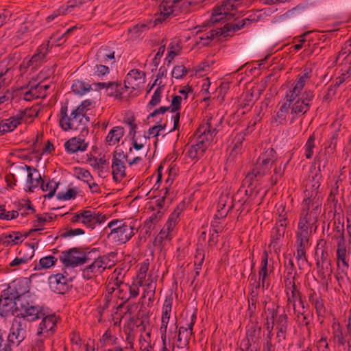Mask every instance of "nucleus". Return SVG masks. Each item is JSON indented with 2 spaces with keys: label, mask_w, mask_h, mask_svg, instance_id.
I'll return each mask as SVG.
<instances>
[{
  "label": "nucleus",
  "mask_w": 351,
  "mask_h": 351,
  "mask_svg": "<svg viewBox=\"0 0 351 351\" xmlns=\"http://www.w3.org/2000/svg\"><path fill=\"white\" fill-rule=\"evenodd\" d=\"M173 235L172 233H170L168 230L165 229L164 228L160 230L159 234L154 239V245L162 246L163 245V242L165 240L171 241L173 238Z\"/></svg>",
  "instance_id": "obj_61"
},
{
  "label": "nucleus",
  "mask_w": 351,
  "mask_h": 351,
  "mask_svg": "<svg viewBox=\"0 0 351 351\" xmlns=\"http://www.w3.org/2000/svg\"><path fill=\"white\" fill-rule=\"evenodd\" d=\"M110 256L114 257V255L109 254L99 256L82 270V276L87 280L91 279L102 274L106 269H110L114 265V261L110 259Z\"/></svg>",
  "instance_id": "obj_14"
},
{
  "label": "nucleus",
  "mask_w": 351,
  "mask_h": 351,
  "mask_svg": "<svg viewBox=\"0 0 351 351\" xmlns=\"http://www.w3.org/2000/svg\"><path fill=\"white\" fill-rule=\"evenodd\" d=\"M6 294L14 297L17 300V307L20 311L28 315L34 314L36 310H41L38 305H35L33 301H29V287L25 279H16L12 281L6 289Z\"/></svg>",
  "instance_id": "obj_4"
},
{
  "label": "nucleus",
  "mask_w": 351,
  "mask_h": 351,
  "mask_svg": "<svg viewBox=\"0 0 351 351\" xmlns=\"http://www.w3.org/2000/svg\"><path fill=\"white\" fill-rule=\"evenodd\" d=\"M71 89L75 93L83 95L90 90L91 85L82 80H76L73 81Z\"/></svg>",
  "instance_id": "obj_53"
},
{
  "label": "nucleus",
  "mask_w": 351,
  "mask_h": 351,
  "mask_svg": "<svg viewBox=\"0 0 351 351\" xmlns=\"http://www.w3.org/2000/svg\"><path fill=\"white\" fill-rule=\"evenodd\" d=\"M311 76L312 69L309 67H304L298 75L291 88L286 92L285 99L290 104L293 119L303 116L311 108V103L315 97L314 91L310 89H306L304 91L303 90Z\"/></svg>",
  "instance_id": "obj_1"
},
{
  "label": "nucleus",
  "mask_w": 351,
  "mask_h": 351,
  "mask_svg": "<svg viewBox=\"0 0 351 351\" xmlns=\"http://www.w3.org/2000/svg\"><path fill=\"white\" fill-rule=\"evenodd\" d=\"M110 229L108 234V238L119 243H125L134 234V226L132 222L124 221L123 220L114 219L108 223L105 228Z\"/></svg>",
  "instance_id": "obj_12"
},
{
  "label": "nucleus",
  "mask_w": 351,
  "mask_h": 351,
  "mask_svg": "<svg viewBox=\"0 0 351 351\" xmlns=\"http://www.w3.org/2000/svg\"><path fill=\"white\" fill-rule=\"evenodd\" d=\"M88 128H84L81 130L78 136L67 140L64 144L66 152L68 154H73L79 152H85L88 147V142L86 140V137L88 135Z\"/></svg>",
  "instance_id": "obj_18"
},
{
  "label": "nucleus",
  "mask_w": 351,
  "mask_h": 351,
  "mask_svg": "<svg viewBox=\"0 0 351 351\" xmlns=\"http://www.w3.org/2000/svg\"><path fill=\"white\" fill-rule=\"evenodd\" d=\"M164 90V86H159L154 90V94L152 97L151 100L147 104V108L151 109L153 107L157 106L161 100L162 94Z\"/></svg>",
  "instance_id": "obj_62"
},
{
  "label": "nucleus",
  "mask_w": 351,
  "mask_h": 351,
  "mask_svg": "<svg viewBox=\"0 0 351 351\" xmlns=\"http://www.w3.org/2000/svg\"><path fill=\"white\" fill-rule=\"evenodd\" d=\"M182 211V208H180V206H178L173 212L170 215L168 221L166 224L163 227L165 229L168 230L170 233H172L174 228L176 227L178 218L180 217V213Z\"/></svg>",
  "instance_id": "obj_51"
},
{
  "label": "nucleus",
  "mask_w": 351,
  "mask_h": 351,
  "mask_svg": "<svg viewBox=\"0 0 351 351\" xmlns=\"http://www.w3.org/2000/svg\"><path fill=\"white\" fill-rule=\"evenodd\" d=\"M21 123V118H19L16 114L1 120L0 121V136L12 132Z\"/></svg>",
  "instance_id": "obj_31"
},
{
  "label": "nucleus",
  "mask_w": 351,
  "mask_h": 351,
  "mask_svg": "<svg viewBox=\"0 0 351 351\" xmlns=\"http://www.w3.org/2000/svg\"><path fill=\"white\" fill-rule=\"evenodd\" d=\"M320 185L319 181L315 178H313L306 184L304 199L302 203V211L321 213L322 196L319 191Z\"/></svg>",
  "instance_id": "obj_9"
},
{
  "label": "nucleus",
  "mask_w": 351,
  "mask_h": 351,
  "mask_svg": "<svg viewBox=\"0 0 351 351\" xmlns=\"http://www.w3.org/2000/svg\"><path fill=\"white\" fill-rule=\"evenodd\" d=\"M149 27L145 23L137 24L132 28L129 29L128 32L130 38L136 40L142 36L143 33L148 31Z\"/></svg>",
  "instance_id": "obj_54"
},
{
  "label": "nucleus",
  "mask_w": 351,
  "mask_h": 351,
  "mask_svg": "<svg viewBox=\"0 0 351 351\" xmlns=\"http://www.w3.org/2000/svg\"><path fill=\"white\" fill-rule=\"evenodd\" d=\"M261 327L258 322H252L246 327V337L240 345L241 351H258Z\"/></svg>",
  "instance_id": "obj_15"
},
{
  "label": "nucleus",
  "mask_w": 351,
  "mask_h": 351,
  "mask_svg": "<svg viewBox=\"0 0 351 351\" xmlns=\"http://www.w3.org/2000/svg\"><path fill=\"white\" fill-rule=\"evenodd\" d=\"M57 261V258L51 255L43 257L40 259L38 265L35 266V269H49L53 266Z\"/></svg>",
  "instance_id": "obj_56"
},
{
  "label": "nucleus",
  "mask_w": 351,
  "mask_h": 351,
  "mask_svg": "<svg viewBox=\"0 0 351 351\" xmlns=\"http://www.w3.org/2000/svg\"><path fill=\"white\" fill-rule=\"evenodd\" d=\"M286 310L279 304H275L272 307L267 308L265 312L269 315V319L275 325L276 336L278 343H281L287 339L289 330V317Z\"/></svg>",
  "instance_id": "obj_11"
},
{
  "label": "nucleus",
  "mask_w": 351,
  "mask_h": 351,
  "mask_svg": "<svg viewBox=\"0 0 351 351\" xmlns=\"http://www.w3.org/2000/svg\"><path fill=\"white\" fill-rule=\"evenodd\" d=\"M23 237L21 232L14 231L10 234H2L0 236V242L3 246L8 247L22 243Z\"/></svg>",
  "instance_id": "obj_34"
},
{
  "label": "nucleus",
  "mask_w": 351,
  "mask_h": 351,
  "mask_svg": "<svg viewBox=\"0 0 351 351\" xmlns=\"http://www.w3.org/2000/svg\"><path fill=\"white\" fill-rule=\"evenodd\" d=\"M117 338L114 337L110 329H108L102 335L99 342L103 347L114 345L116 343Z\"/></svg>",
  "instance_id": "obj_64"
},
{
  "label": "nucleus",
  "mask_w": 351,
  "mask_h": 351,
  "mask_svg": "<svg viewBox=\"0 0 351 351\" xmlns=\"http://www.w3.org/2000/svg\"><path fill=\"white\" fill-rule=\"evenodd\" d=\"M49 42L42 44L37 49L36 53L29 60V64L37 66L43 60L49 51Z\"/></svg>",
  "instance_id": "obj_44"
},
{
  "label": "nucleus",
  "mask_w": 351,
  "mask_h": 351,
  "mask_svg": "<svg viewBox=\"0 0 351 351\" xmlns=\"http://www.w3.org/2000/svg\"><path fill=\"white\" fill-rule=\"evenodd\" d=\"M39 186H40L43 191L48 192V193L45 195V198L51 199L55 195L56 191L59 186V183L53 180H49L48 182H45V181L42 179V182Z\"/></svg>",
  "instance_id": "obj_49"
},
{
  "label": "nucleus",
  "mask_w": 351,
  "mask_h": 351,
  "mask_svg": "<svg viewBox=\"0 0 351 351\" xmlns=\"http://www.w3.org/2000/svg\"><path fill=\"white\" fill-rule=\"evenodd\" d=\"M287 226L276 223L271 232L270 246L276 247L282 240Z\"/></svg>",
  "instance_id": "obj_37"
},
{
  "label": "nucleus",
  "mask_w": 351,
  "mask_h": 351,
  "mask_svg": "<svg viewBox=\"0 0 351 351\" xmlns=\"http://www.w3.org/2000/svg\"><path fill=\"white\" fill-rule=\"evenodd\" d=\"M125 133L124 128L121 126H116L112 128L106 137V143L109 146L117 144Z\"/></svg>",
  "instance_id": "obj_39"
},
{
  "label": "nucleus",
  "mask_w": 351,
  "mask_h": 351,
  "mask_svg": "<svg viewBox=\"0 0 351 351\" xmlns=\"http://www.w3.org/2000/svg\"><path fill=\"white\" fill-rule=\"evenodd\" d=\"M23 170L27 171V184L29 191L33 192L42 182V177L38 171L27 165L21 167Z\"/></svg>",
  "instance_id": "obj_28"
},
{
  "label": "nucleus",
  "mask_w": 351,
  "mask_h": 351,
  "mask_svg": "<svg viewBox=\"0 0 351 351\" xmlns=\"http://www.w3.org/2000/svg\"><path fill=\"white\" fill-rule=\"evenodd\" d=\"M109 73L110 68L108 66L103 64V63L97 62L90 67L88 71V78L87 80L89 82H93L101 78Z\"/></svg>",
  "instance_id": "obj_30"
},
{
  "label": "nucleus",
  "mask_w": 351,
  "mask_h": 351,
  "mask_svg": "<svg viewBox=\"0 0 351 351\" xmlns=\"http://www.w3.org/2000/svg\"><path fill=\"white\" fill-rule=\"evenodd\" d=\"M247 28L246 23L243 18H236L232 22L226 23L223 27L212 29L207 36L208 38L213 39L215 37L223 36L224 38L232 36L234 33L242 29Z\"/></svg>",
  "instance_id": "obj_17"
},
{
  "label": "nucleus",
  "mask_w": 351,
  "mask_h": 351,
  "mask_svg": "<svg viewBox=\"0 0 351 351\" xmlns=\"http://www.w3.org/2000/svg\"><path fill=\"white\" fill-rule=\"evenodd\" d=\"M332 340L338 346H343L346 343V336L343 335V328L337 322L332 324Z\"/></svg>",
  "instance_id": "obj_40"
},
{
  "label": "nucleus",
  "mask_w": 351,
  "mask_h": 351,
  "mask_svg": "<svg viewBox=\"0 0 351 351\" xmlns=\"http://www.w3.org/2000/svg\"><path fill=\"white\" fill-rule=\"evenodd\" d=\"M105 215L90 210H84L76 213L71 219L72 223L81 222L86 227L94 229L97 224H100L106 220Z\"/></svg>",
  "instance_id": "obj_16"
},
{
  "label": "nucleus",
  "mask_w": 351,
  "mask_h": 351,
  "mask_svg": "<svg viewBox=\"0 0 351 351\" xmlns=\"http://www.w3.org/2000/svg\"><path fill=\"white\" fill-rule=\"evenodd\" d=\"M268 253L267 251H264L262 260L261 267L258 271V280L261 282V287L263 289H268L269 282L268 281Z\"/></svg>",
  "instance_id": "obj_32"
},
{
  "label": "nucleus",
  "mask_w": 351,
  "mask_h": 351,
  "mask_svg": "<svg viewBox=\"0 0 351 351\" xmlns=\"http://www.w3.org/2000/svg\"><path fill=\"white\" fill-rule=\"evenodd\" d=\"M145 73L139 69H132L127 75L124 80L125 88L137 89L145 82Z\"/></svg>",
  "instance_id": "obj_24"
},
{
  "label": "nucleus",
  "mask_w": 351,
  "mask_h": 351,
  "mask_svg": "<svg viewBox=\"0 0 351 351\" xmlns=\"http://www.w3.org/2000/svg\"><path fill=\"white\" fill-rule=\"evenodd\" d=\"M38 109L37 107L26 108L23 110H19L16 114L21 118V123L32 122L34 118L38 115Z\"/></svg>",
  "instance_id": "obj_47"
},
{
  "label": "nucleus",
  "mask_w": 351,
  "mask_h": 351,
  "mask_svg": "<svg viewBox=\"0 0 351 351\" xmlns=\"http://www.w3.org/2000/svg\"><path fill=\"white\" fill-rule=\"evenodd\" d=\"M15 64L14 58L12 55H9L0 60V81L7 86L12 79Z\"/></svg>",
  "instance_id": "obj_23"
},
{
  "label": "nucleus",
  "mask_w": 351,
  "mask_h": 351,
  "mask_svg": "<svg viewBox=\"0 0 351 351\" xmlns=\"http://www.w3.org/2000/svg\"><path fill=\"white\" fill-rule=\"evenodd\" d=\"M115 288L118 289L117 291L116 292V295L121 299V300H123V303L121 304L118 308H121L124 303L130 300V296L129 293L128 292V284L123 283L122 285H119V286L116 287Z\"/></svg>",
  "instance_id": "obj_59"
},
{
  "label": "nucleus",
  "mask_w": 351,
  "mask_h": 351,
  "mask_svg": "<svg viewBox=\"0 0 351 351\" xmlns=\"http://www.w3.org/2000/svg\"><path fill=\"white\" fill-rule=\"evenodd\" d=\"M335 234L333 239L336 241V261L339 272L336 275L337 280L339 282L347 275L349 268V259L348 257V250L345 239V229L343 223L340 222L335 228Z\"/></svg>",
  "instance_id": "obj_6"
},
{
  "label": "nucleus",
  "mask_w": 351,
  "mask_h": 351,
  "mask_svg": "<svg viewBox=\"0 0 351 351\" xmlns=\"http://www.w3.org/2000/svg\"><path fill=\"white\" fill-rule=\"evenodd\" d=\"M287 298V304L285 309L289 311L291 307L293 309H295V306H296V302L298 301L300 304L302 306V308H304V300L302 297V293L300 291H297L295 293H291L288 295H286Z\"/></svg>",
  "instance_id": "obj_48"
},
{
  "label": "nucleus",
  "mask_w": 351,
  "mask_h": 351,
  "mask_svg": "<svg viewBox=\"0 0 351 351\" xmlns=\"http://www.w3.org/2000/svg\"><path fill=\"white\" fill-rule=\"evenodd\" d=\"M315 148V134H311L307 141L306 142L304 149V156L306 159H311L314 154V149Z\"/></svg>",
  "instance_id": "obj_57"
},
{
  "label": "nucleus",
  "mask_w": 351,
  "mask_h": 351,
  "mask_svg": "<svg viewBox=\"0 0 351 351\" xmlns=\"http://www.w3.org/2000/svg\"><path fill=\"white\" fill-rule=\"evenodd\" d=\"M49 285L53 291L59 294H64L69 290L68 278L62 274L51 275Z\"/></svg>",
  "instance_id": "obj_26"
},
{
  "label": "nucleus",
  "mask_w": 351,
  "mask_h": 351,
  "mask_svg": "<svg viewBox=\"0 0 351 351\" xmlns=\"http://www.w3.org/2000/svg\"><path fill=\"white\" fill-rule=\"evenodd\" d=\"M173 304V298L171 296L167 297L165 300L163 306H162V318H161V326L160 329H167V325L170 319V313L171 311Z\"/></svg>",
  "instance_id": "obj_38"
},
{
  "label": "nucleus",
  "mask_w": 351,
  "mask_h": 351,
  "mask_svg": "<svg viewBox=\"0 0 351 351\" xmlns=\"http://www.w3.org/2000/svg\"><path fill=\"white\" fill-rule=\"evenodd\" d=\"M276 215H278V218L276 220V223H282V225L288 226L289 219L285 205L280 204L278 206L276 210Z\"/></svg>",
  "instance_id": "obj_60"
},
{
  "label": "nucleus",
  "mask_w": 351,
  "mask_h": 351,
  "mask_svg": "<svg viewBox=\"0 0 351 351\" xmlns=\"http://www.w3.org/2000/svg\"><path fill=\"white\" fill-rule=\"evenodd\" d=\"M90 121V117L82 114L73 109L68 114V104L64 103L61 106L60 110L59 124L64 131L82 130L88 128L87 123Z\"/></svg>",
  "instance_id": "obj_8"
},
{
  "label": "nucleus",
  "mask_w": 351,
  "mask_h": 351,
  "mask_svg": "<svg viewBox=\"0 0 351 351\" xmlns=\"http://www.w3.org/2000/svg\"><path fill=\"white\" fill-rule=\"evenodd\" d=\"M320 214L301 210L295 232L296 259L300 263H307L306 250L310 247V238L317 229Z\"/></svg>",
  "instance_id": "obj_2"
},
{
  "label": "nucleus",
  "mask_w": 351,
  "mask_h": 351,
  "mask_svg": "<svg viewBox=\"0 0 351 351\" xmlns=\"http://www.w3.org/2000/svg\"><path fill=\"white\" fill-rule=\"evenodd\" d=\"M53 217L51 215L45 213L44 215L38 214L36 215V219L33 221V226L34 229L30 230V232H36L42 230L43 227L47 222L53 221Z\"/></svg>",
  "instance_id": "obj_52"
},
{
  "label": "nucleus",
  "mask_w": 351,
  "mask_h": 351,
  "mask_svg": "<svg viewBox=\"0 0 351 351\" xmlns=\"http://www.w3.org/2000/svg\"><path fill=\"white\" fill-rule=\"evenodd\" d=\"M290 110V104L287 101L282 104L276 113L275 121L281 124L284 123Z\"/></svg>",
  "instance_id": "obj_55"
},
{
  "label": "nucleus",
  "mask_w": 351,
  "mask_h": 351,
  "mask_svg": "<svg viewBox=\"0 0 351 351\" xmlns=\"http://www.w3.org/2000/svg\"><path fill=\"white\" fill-rule=\"evenodd\" d=\"M132 148L129 149L126 154L121 149H117L112 153L111 169L112 179L116 182H121L127 176L126 166L127 162L130 166L137 165L143 160V156H134L131 158Z\"/></svg>",
  "instance_id": "obj_7"
},
{
  "label": "nucleus",
  "mask_w": 351,
  "mask_h": 351,
  "mask_svg": "<svg viewBox=\"0 0 351 351\" xmlns=\"http://www.w3.org/2000/svg\"><path fill=\"white\" fill-rule=\"evenodd\" d=\"M326 241L319 239L315 247L316 262H330L328 260V253L326 250Z\"/></svg>",
  "instance_id": "obj_46"
},
{
  "label": "nucleus",
  "mask_w": 351,
  "mask_h": 351,
  "mask_svg": "<svg viewBox=\"0 0 351 351\" xmlns=\"http://www.w3.org/2000/svg\"><path fill=\"white\" fill-rule=\"evenodd\" d=\"M317 274L322 280H325L332 274V266L330 262H316Z\"/></svg>",
  "instance_id": "obj_50"
},
{
  "label": "nucleus",
  "mask_w": 351,
  "mask_h": 351,
  "mask_svg": "<svg viewBox=\"0 0 351 351\" xmlns=\"http://www.w3.org/2000/svg\"><path fill=\"white\" fill-rule=\"evenodd\" d=\"M182 49L181 41L175 38L171 40L168 47V55L166 58V60L168 64H170L176 56L179 55Z\"/></svg>",
  "instance_id": "obj_42"
},
{
  "label": "nucleus",
  "mask_w": 351,
  "mask_h": 351,
  "mask_svg": "<svg viewBox=\"0 0 351 351\" xmlns=\"http://www.w3.org/2000/svg\"><path fill=\"white\" fill-rule=\"evenodd\" d=\"M308 302L315 308L318 317H324L326 313V307L324 299L315 291H312L308 295Z\"/></svg>",
  "instance_id": "obj_33"
},
{
  "label": "nucleus",
  "mask_w": 351,
  "mask_h": 351,
  "mask_svg": "<svg viewBox=\"0 0 351 351\" xmlns=\"http://www.w3.org/2000/svg\"><path fill=\"white\" fill-rule=\"evenodd\" d=\"M95 58L97 62L106 64L108 61L115 62L114 51L108 47L102 46L97 51Z\"/></svg>",
  "instance_id": "obj_36"
},
{
  "label": "nucleus",
  "mask_w": 351,
  "mask_h": 351,
  "mask_svg": "<svg viewBox=\"0 0 351 351\" xmlns=\"http://www.w3.org/2000/svg\"><path fill=\"white\" fill-rule=\"evenodd\" d=\"M149 261L148 259L145 260L143 262L139 264V269L136 278L134 280L141 282L143 285L144 281L147 276V273L149 270Z\"/></svg>",
  "instance_id": "obj_58"
},
{
  "label": "nucleus",
  "mask_w": 351,
  "mask_h": 351,
  "mask_svg": "<svg viewBox=\"0 0 351 351\" xmlns=\"http://www.w3.org/2000/svg\"><path fill=\"white\" fill-rule=\"evenodd\" d=\"M144 290L141 298H147L149 303H152L154 300L156 283L150 277L146 280L145 283L143 282Z\"/></svg>",
  "instance_id": "obj_43"
},
{
  "label": "nucleus",
  "mask_w": 351,
  "mask_h": 351,
  "mask_svg": "<svg viewBox=\"0 0 351 351\" xmlns=\"http://www.w3.org/2000/svg\"><path fill=\"white\" fill-rule=\"evenodd\" d=\"M273 168V174L269 181L271 186H274L285 173V165L278 159L276 151L269 147L263 152L257 159L253 168L254 171L261 177L270 173Z\"/></svg>",
  "instance_id": "obj_3"
},
{
  "label": "nucleus",
  "mask_w": 351,
  "mask_h": 351,
  "mask_svg": "<svg viewBox=\"0 0 351 351\" xmlns=\"http://www.w3.org/2000/svg\"><path fill=\"white\" fill-rule=\"evenodd\" d=\"M197 132L199 133V136H202L210 142L217 134L215 128L213 126L212 121H210L208 114L205 117L204 123L199 127Z\"/></svg>",
  "instance_id": "obj_29"
},
{
  "label": "nucleus",
  "mask_w": 351,
  "mask_h": 351,
  "mask_svg": "<svg viewBox=\"0 0 351 351\" xmlns=\"http://www.w3.org/2000/svg\"><path fill=\"white\" fill-rule=\"evenodd\" d=\"M58 317L55 314H51L43 317L38 330V336L49 337L55 334L57 330Z\"/></svg>",
  "instance_id": "obj_20"
},
{
  "label": "nucleus",
  "mask_w": 351,
  "mask_h": 351,
  "mask_svg": "<svg viewBox=\"0 0 351 351\" xmlns=\"http://www.w3.org/2000/svg\"><path fill=\"white\" fill-rule=\"evenodd\" d=\"M90 165L95 169L99 171V173L103 171L104 169H105L108 165L107 160L105 159L104 157L97 158L95 157H93L92 158H90L89 160Z\"/></svg>",
  "instance_id": "obj_63"
},
{
  "label": "nucleus",
  "mask_w": 351,
  "mask_h": 351,
  "mask_svg": "<svg viewBox=\"0 0 351 351\" xmlns=\"http://www.w3.org/2000/svg\"><path fill=\"white\" fill-rule=\"evenodd\" d=\"M125 86H122L119 82H108V86L106 92L108 95L110 97H115L117 99H121L123 97Z\"/></svg>",
  "instance_id": "obj_45"
},
{
  "label": "nucleus",
  "mask_w": 351,
  "mask_h": 351,
  "mask_svg": "<svg viewBox=\"0 0 351 351\" xmlns=\"http://www.w3.org/2000/svg\"><path fill=\"white\" fill-rule=\"evenodd\" d=\"M41 84H38L23 93V99L25 101H31L39 98H45L44 92L43 91Z\"/></svg>",
  "instance_id": "obj_41"
},
{
  "label": "nucleus",
  "mask_w": 351,
  "mask_h": 351,
  "mask_svg": "<svg viewBox=\"0 0 351 351\" xmlns=\"http://www.w3.org/2000/svg\"><path fill=\"white\" fill-rule=\"evenodd\" d=\"M60 260L65 267H75L84 264L87 258L84 252L73 247L62 252Z\"/></svg>",
  "instance_id": "obj_19"
},
{
  "label": "nucleus",
  "mask_w": 351,
  "mask_h": 351,
  "mask_svg": "<svg viewBox=\"0 0 351 351\" xmlns=\"http://www.w3.org/2000/svg\"><path fill=\"white\" fill-rule=\"evenodd\" d=\"M181 102L182 97L179 95H175L173 97L171 104L169 107L170 111L173 113H175L174 115L172 116V119L173 121V130H176L179 128V122L180 113L179 110L181 108Z\"/></svg>",
  "instance_id": "obj_35"
},
{
  "label": "nucleus",
  "mask_w": 351,
  "mask_h": 351,
  "mask_svg": "<svg viewBox=\"0 0 351 351\" xmlns=\"http://www.w3.org/2000/svg\"><path fill=\"white\" fill-rule=\"evenodd\" d=\"M191 0H162L159 5V13L155 14L154 23H162L171 16H176L179 12L191 11Z\"/></svg>",
  "instance_id": "obj_10"
},
{
  "label": "nucleus",
  "mask_w": 351,
  "mask_h": 351,
  "mask_svg": "<svg viewBox=\"0 0 351 351\" xmlns=\"http://www.w3.org/2000/svg\"><path fill=\"white\" fill-rule=\"evenodd\" d=\"M236 198V196L231 197L228 194L222 195L219 198L217 213L215 215V217L218 219L225 218L229 211L234 207Z\"/></svg>",
  "instance_id": "obj_27"
},
{
  "label": "nucleus",
  "mask_w": 351,
  "mask_h": 351,
  "mask_svg": "<svg viewBox=\"0 0 351 351\" xmlns=\"http://www.w3.org/2000/svg\"><path fill=\"white\" fill-rule=\"evenodd\" d=\"M261 179L262 177L256 174L253 169L246 175L239 189V192H243L247 196L242 203L243 208L241 212L245 210V207H247V212L250 210L252 200L258 193V189H256V187L261 184Z\"/></svg>",
  "instance_id": "obj_13"
},
{
  "label": "nucleus",
  "mask_w": 351,
  "mask_h": 351,
  "mask_svg": "<svg viewBox=\"0 0 351 351\" xmlns=\"http://www.w3.org/2000/svg\"><path fill=\"white\" fill-rule=\"evenodd\" d=\"M210 141L205 139L202 136H198L196 143L192 145L186 152L187 156L191 160L197 161L199 158H202L207 148L210 145Z\"/></svg>",
  "instance_id": "obj_25"
},
{
  "label": "nucleus",
  "mask_w": 351,
  "mask_h": 351,
  "mask_svg": "<svg viewBox=\"0 0 351 351\" xmlns=\"http://www.w3.org/2000/svg\"><path fill=\"white\" fill-rule=\"evenodd\" d=\"M6 293V289H5L2 291L0 297V315L1 317H6L10 314L14 315V313H20L16 304L17 300Z\"/></svg>",
  "instance_id": "obj_22"
},
{
  "label": "nucleus",
  "mask_w": 351,
  "mask_h": 351,
  "mask_svg": "<svg viewBox=\"0 0 351 351\" xmlns=\"http://www.w3.org/2000/svg\"><path fill=\"white\" fill-rule=\"evenodd\" d=\"M196 313H193L191 316V321L186 324V326H180L178 329L177 347L178 348H189V341L191 336L193 335V326L196 322Z\"/></svg>",
  "instance_id": "obj_21"
},
{
  "label": "nucleus",
  "mask_w": 351,
  "mask_h": 351,
  "mask_svg": "<svg viewBox=\"0 0 351 351\" xmlns=\"http://www.w3.org/2000/svg\"><path fill=\"white\" fill-rule=\"evenodd\" d=\"M34 313L33 315L32 314L26 315L23 312L20 311L19 313L16 314L12 322L8 337L10 342L19 345L26 337L27 321L35 322L45 315L41 310H36Z\"/></svg>",
  "instance_id": "obj_5"
}]
</instances>
